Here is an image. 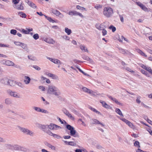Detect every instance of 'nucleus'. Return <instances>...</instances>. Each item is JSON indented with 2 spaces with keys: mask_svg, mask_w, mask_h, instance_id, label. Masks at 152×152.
<instances>
[{
  "mask_svg": "<svg viewBox=\"0 0 152 152\" xmlns=\"http://www.w3.org/2000/svg\"><path fill=\"white\" fill-rule=\"evenodd\" d=\"M22 42H14V43L17 46H20L21 45Z\"/></svg>",
  "mask_w": 152,
  "mask_h": 152,
  "instance_id": "8fccbe9b",
  "label": "nucleus"
},
{
  "mask_svg": "<svg viewBox=\"0 0 152 152\" xmlns=\"http://www.w3.org/2000/svg\"><path fill=\"white\" fill-rule=\"evenodd\" d=\"M137 52L140 53V55H142V56L147 57V56L145 54L143 53L142 50H140V49H138L137 50Z\"/></svg>",
  "mask_w": 152,
  "mask_h": 152,
  "instance_id": "c85d7f7f",
  "label": "nucleus"
},
{
  "mask_svg": "<svg viewBox=\"0 0 152 152\" xmlns=\"http://www.w3.org/2000/svg\"><path fill=\"white\" fill-rule=\"evenodd\" d=\"M71 111L76 115H78L79 114L78 112L75 109L73 108L71 109Z\"/></svg>",
  "mask_w": 152,
  "mask_h": 152,
  "instance_id": "58836bf2",
  "label": "nucleus"
},
{
  "mask_svg": "<svg viewBox=\"0 0 152 152\" xmlns=\"http://www.w3.org/2000/svg\"><path fill=\"white\" fill-rule=\"evenodd\" d=\"M20 130L23 132L24 134L27 135H28L31 136H33L34 134V133L31 131L29 130L28 129L21 127L19 126H18Z\"/></svg>",
  "mask_w": 152,
  "mask_h": 152,
  "instance_id": "20e7f679",
  "label": "nucleus"
},
{
  "mask_svg": "<svg viewBox=\"0 0 152 152\" xmlns=\"http://www.w3.org/2000/svg\"><path fill=\"white\" fill-rule=\"evenodd\" d=\"M14 7L15 9L18 10H23V7L21 4H20L15 5Z\"/></svg>",
  "mask_w": 152,
  "mask_h": 152,
  "instance_id": "412c9836",
  "label": "nucleus"
},
{
  "mask_svg": "<svg viewBox=\"0 0 152 152\" xmlns=\"http://www.w3.org/2000/svg\"><path fill=\"white\" fill-rule=\"evenodd\" d=\"M0 142H6V140L3 138L0 137Z\"/></svg>",
  "mask_w": 152,
  "mask_h": 152,
  "instance_id": "69168bd1",
  "label": "nucleus"
},
{
  "mask_svg": "<svg viewBox=\"0 0 152 152\" xmlns=\"http://www.w3.org/2000/svg\"><path fill=\"white\" fill-rule=\"evenodd\" d=\"M32 67L35 69L39 71L41 69V68L38 66L37 65H33Z\"/></svg>",
  "mask_w": 152,
  "mask_h": 152,
  "instance_id": "c03bdc74",
  "label": "nucleus"
},
{
  "mask_svg": "<svg viewBox=\"0 0 152 152\" xmlns=\"http://www.w3.org/2000/svg\"><path fill=\"white\" fill-rule=\"evenodd\" d=\"M57 118L58 119V121L61 123V124H64L63 121H64L65 123H66V122L65 121H64V120H63V121H62L60 118L58 117Z\"/></svg>",
  "mask_w": 152,
  "mask_h": 152,
  "instance_id": "bf43d9fd",
  "label": "nucleus"
},
{
  "mask_svg": "<svg viewBox=\"0 0 152 152\" xmlns=\"http://www.w3.org/2000/svg\"><path fill=\"white\" fill-rule=\"evenodd\" d=\"M146 70L148 71V72L150 74L151 72H152V70L151 69V68L150 67H148Z\"/></svg>",
  "mask_w": 152,
  "mask_h": 152,
  "instance_id": "5fc2aeb1",
  "label": "nucleus"
},
{
  "mask_svg": "<svg viewBox=\"0 0 152 152\" xmlns=\"http://www.w3.org/2000/svg\"><path fill=\"white\" fill-rule=\"evenodd\" d=\"M44 16H45V18L50 22H51L53 23L55 22V21L52 19L51 17H48L45 15H44Z\"/></svg>",
  "mask_w": 152,
  "mask_h": 152,
  "instance_id": "2f4dec72",
  "label": "nucleus"
},
{
  "mask_svg": "<svg viewBox=\"0 0 152 152\" xmlns=\"http://www.w3.org/2000/svg\"><path fill=\"white\" fill-rule=\"evenodd\" d=\"M68 14L71 16L75 15L77 16L78 15L80 17L83 18L84 17L83 16L82 14L78 12H77L75 10H71L68 13Z\"/></svg>",
  "mask_w": 152,
  "mask_h": 152,
  "instance_id": "1a4fd4ad",
  "label": "nucleus"
},
{
  "mask_svg": "<svg viewBox=\"0 0 152 152\" xmlns=\"http://www.w3.org/2000/svg\"><path fill=\"white\" fill-rule=\"evenodd\" d=\"M119 17L120 19V20L122 22H123L124 21V18L122 15H119Z\"/></svg>",
  "mask_w": 152,
  "mask_h": 152,
  "instance_id": "774afa93",
  "label": "nucleus"
},
{
  "mask_svg": "<svg viewBox=\"0 0 152 152\" xmlns=\"http://www.w3.org/2000/svg\"><path fill=\"white\" fill-rule=\"evenodd\" d=\"M45 41L50 44H54L55 43V41L51 38H46Z\"/></svg>",
  "mask_w": 152,
  "mask_h": 152,
  "instance_id": "dca6fc26",
  "label": "nucleus"
},
{
  "mask_svg": "<svg viewBox=\"0 0 152 152\" xmlns=\"http://www.w3.org/2000/svg\"><path fill=\"white\" fill-rule=\"evenodd\" d=\"M16 84L19 87L23 88L24 87V85L22 84V83L19 82H17Z\"/></svg>",
  "mask_w": 152,
  "mask_h": 152,
  "instance_id": "de8ad7c7",
  "label": "nucleus"
},
{
  "mask_svg": "<svg viewBox=\"0 0 152 152\" xmlns=\"http://www.w3.org/2000/svg\"><path fill=\"white\" fill-rule=\"evenodd\" d=\"M124 68L125 69H126V70H127V71H128L130 72H133V73L134 72V71L132 70L130 68H129V67H124Z\"/></svg>",
  "mask_w": 152,
  "mask_h": 152,
  "instance_id": "3c124183",
  "label": "nucleus"
},
{
  "mask_svg": "<svg viewBox=\"0 0 152 152\" xmlns=\"http://www.w3.org/2000/svg\"><path fill=\"white\" fill-rule=\"evenodd\" d=\"M1 82L2 83L5 85H10L11 86H14L15 84V82L13 80H8L5 78L1 80Z\"/></svg>",
  "mask_w": 152,
  "mask_h": 152,
  "instance_id": "39448f33",
  "label": "nucleus"
},
{
  "mask_svg": "<svg viewBox=\"0 0 152 152\" xmlns=\"http://www.w3.org/2000/svg\"><path fill=\"white\" fill-rule=\"evenodd\" d=\"M18 14L22 18H26V15L25 13L22 12H18Z\"/></svg>",
  "mask_w": 152,
  "mask_h": 152,
  "instance_id": "a878e982",
  "label": "nucleus"
},
{
  "mask_svg": "<svg viewBox=\"0 0 152 152\" xmlns=\"http://www.w3.org/2000/svg\"><path fill=\"white\" fill-rule=\"evenodd\" d=\"M82 89L84 92H87L90 94H92L93 92V91H92L91 90L85 87H83L82 88Z\"/></svg>",
  "mask_w": 152,
  "mask_h": 152,
  "instance_id": "6ab92c4d",
  "label": "nucleus"
},
{
  "mask_svg": "<svg viewBox=\"0 0 152 152\" xmlns=\"http://www.w3.org/2000/svg\"><path fill=\"white\" fill-rule=\"evenodd\" d=\"M80 48L84 52H88V50L87 48L84 45H80Z\"/></svg>",
  "mask_w": 152,
  "mask_h": 152,
  "instance_id": "5701e85b",
  "label": "nucleus"
},
{
  "mask_svg": "<svg viewBox=\"0 0 152 152\" xmlns=\"http://www.w3.org/2000/svg\"><path fill=\"white\" fill-rule=\"evenodd\" d=\"M20 46L25 50H28L27 45L23 43H22Z\"/></svg>",
  "mask_w": 152,
  "mask_h": 152,
  "instance_id": "c756f323",
  "label": "nucleus"
},
{
  "mask_svg": "<svg viewBox=\"0 0 152 152\" xmlns=\"http://www.w3.org/2000/svg\"><path fill=\"white\" fill-rule=\"evenodd\" d=\"M123 121L125 122L131 128H133L134 125L133 124L130 122L129 121L125 118H121L120 119Z\"/></svg>",
  "mask_w": 152,
  "mask_h": 152,
  "instance_id": "4468645a",
  "label": "nucleus"
},
{
  "mask_svg": "<svg viewBox=\"0 0 152 152\" xmlns=\"http://www.w3.org/2000/svg\"><path fill=\"white\" fill-rule=\"evenodd\" d=\"M33 38L35 40H37L39 38V35L37 34H35L33 36Z\"/></svg>",
  "mask_w": 152,
  "mask_h": 152,
  "instance_id": "37998d69",
  "label": "nucleus"
},
{
  "mask_svg": "<svg viewBox=\"0 0 152 152\" xmlns=\"http://www.w3.org/2000/svg\"><path fill=\"white\" fill-rule=\"evenodd\" d=\"M120 52L121 53L123 54H128L129 52L128 51H125V50L123 49H120Z\"/></svg>",
  "mask_w": 152,
  "mask_h": 152,
  "instance_id": "72a5a7b5",
  "label": "nucleus"
},
{
  "mask_svg": "<svg viewBox=\"0 0 152 152\" xmlns=\"http://www.w3.org/2000/svg\"><path fill=\"white\" fill-rule=\"evenodd\" d=\"M51 11L53 14H55L57 16L59 14H60V12L56 10L51 9Z\"/></svg>",
  "mask_w": 152,
  "mask_h": 152,
  "instance_id": "4be33fe9",
  "label": "nucleus"
},
{
  "mask_svg": "<svg viewBox=\"0 0 152 152\" xmlns=\"http://www.w3.org/2000/svg\"><path fill=\"white\" fill-rule=\"evenodd\" d=\"M65 32L68 35H70L72 33V31L68 28L66 27L65 28Z\"/></svg>",
  "mask_w": 152,
  "mask_h": 152,
  "instance_id": "cd10ccee",
  "label": "nucleus"
},
{
  "mask_svg": "<svg viewBox=\"0 0 152 152\" xmlns=\"http://www.w3.org/2000/svg\"><path fill=\"white\" fill-rule=\"evenodd\" d=\"M142 10L145 11H148V9L145 7L144 5H143L141 8Z\"/></svg>",
  "mask_w": 152,
  "mask_h": 152,
  "instance_id": "49530a36",
  "label": "nucleus"
},
{
  "mask_svg": "<svg viewBox=\"0 0 152 152\" xmlns=\"http://www.w3.org/2000/svg\"><path fill=\"white\" fill-rule=\"evenodd\" d=\"M13 149L15 150H19L24 151H25V149L23 147L18 145H13Z\"/></svg>",
  "mask_w": 152,
  "mask_h": 152,
  "instance_id": "ddd939ff",
  "label": "nucleus"
},
{
  "mask_svg": "<svg viewBox=\"0 0 152 152\" xmlns=\"http://www.w3.org/2000/svg\"><path fill=\"white\" fill-rule=\"evenodd\" d=\"M1 47H5L7 48H10V46L8 44H2Z\"/></svg>",
  "mask_w": 152,
  "mask_h": 152,
  "instance_id": "79ce46f5",
  "label": "nucleus"
},
{
  "mask_svg": "<svg viewBox=\"0 0 152 152\" xmlns=\"http://www.w3.org/2000/svg\"><path fill=\"white\" fill-rule=\"evenodd\" d=\"M31 79L28 76H25L24 77V81L25 84L27 85L30 82Z\"/></svg>",
  "mask_w": 152,
  "mask_h": 152,
  "instance_id": "aec40b11",
  "label": "nucleus"
},
{
  "mask_svg": "<svg viewBox=\"0 0 152 152\" xmlns=\"http://www.w3.org/2000/svg\"><path fill=\"white\" fill-rule=\"evenodd\" d=\"M63 138L65 139H69L71 138V136L69 135L64 136H63Z\"/></svg>",
  "mask_w": 152,
  "mask_h": 152,
  "instance_id": "338daca9",
  "label": "nucleus"
},
{
  "mask_svg": "<svg viewBox=\"0 0 152 152\" xmlns=\"http://www.w3.org/2000/svg\"><path fill=\"white\" fill-rule=\"evenodd\" d=\"M33 109L36 112H40L41 108L39 107L34 106L33 107Z\"/></svg>",
  "mask_w": 152,
  "mask_h": 152,
  "instance_id": "473e14b6",
  "label": "nucleus"
},
{
  "mask_svg": "<svg viewBox=\"0 0 152 152\" xmlns=\"http://www.w3.org/2000/svg\"><path fill=\"white\" fill-rule=\"evenodd\" d=\"M17 31L15 29H11L10 30V33L11 34L15 35L17 34Z\"/></svg>",
  "mask_w": 152,
  "mask_h": 152,
  "instance_id": "f704fd0d",
  "label": "nucleus"
},
{
  "mask_svg": "<svg viewBox=\"0 0 152 152\" xmlns=\"http://www.w3.org/2000/svg\"><path fill=\"white\" fill-rule=\"evenodd\" d=\"M115 112L121 116H123V114L120 110L118 108H116L115 110Z\"/></svg>",
  "mask_w": 152,
  "mask_h": 152,
  "instance_id": "393cba45",
  "label": "nucleus"
},
{
  "mask_svg": "<svg viewBox=\"0 0 152 152\" xmlns=\"http://www.w3.org/2000/svg\"><path fill=\"white\" fill-rule=\"evenodd\" d=\"M113 13V9L109 7L105 8V15L107 17H110Z\"/></svg>",
  "mask_w": 152,
  "mask_h": 152,
  "instance_id": "423d86ee",
  "label": "nucleus"
},
{
  "mask_svg": "<svg viewBox=\"0 0 152 152\" xmlns=\"http://www.w3.org/2000/svg\"><path fill=\"white\" fill-rule=\"evenodd\" d=\"M140 96H138V97H137V98L136 99V102L138 104H140L141 102V101L140 99Z\"/></svg>",
  "mask_w": 152,
  "mask_h": 152,
  "instance_id": "4d7b16f0",
  "label": "nucleus"
},
{
  "mask_svg": "<svg viewBox=\"0 0 152 152\" xmlns=\"http://www.w3.org/2000/svg\"><path fill=\"white\" fill-rule=\"evenodd\" d=\"M76 145V144L74 142L70 141L69 142V145L72 146H75Z\"/></svg>",
  "mask_w": 152,
  "mask_h": 152,
  "instance_id": "a19ab883",
  "label": "nucleus"
},
{
  "mask_svg": "<svg viewBox=\"0 0 152 152\" xmlns=\"http://www.w3.org/2000/svg\"><path fill=\"white\" fill-rule=\"evenodd\" d=\"M2 63L8 66H13L15 67L16 65L12 61L9 60H4L2 61Z\"/></svg>",
  "mask_w": 152,
  "mask_h": 152,
  "instance_id": "9d476101",
  "label": "nucleus"
},
{
  "mask_svg": "<svg viewBox=\"0 0 152 152\" xmlns=\"http://www.w3.org/2000/svg\"><path fill=\"white\" fill-rule=\"evenodd\" d=\"M66 128L70 131V135L74 137H79V135L76 133V131L75 130L74 128L69 124H68L66 126Z\"/></svg>",
  "mask_w": 152,
  "mask_h": 152,
  "instance_id": "7ed1b4c3",
  "label": "nucleus"
},
{
  "mask_svg": "<svg viewBox=\"0 0 152 152\" xmlns=\"http://www.w3.org/2000/svg\"><path fill=\"white\" fill-rule=\"evenodd\" d=\"M40 112H41L42 113H43L46 114H48L49 113V112L47 110L44 109H40Z\"/></svg>",
  "mask_w": 152,
  "mask_h": 152,
  "instance_id": "c9c22d12",
  "label": "nucleus"
},
{
  "mask_svg": "<svg viewBox=\"0 0 152 152\" xmlns=\"http://www.w3.org/2000/svg\"><path fill=\"white\" fill-rule=\"evenodd\" d=\"M46 145L49 148H51L52 149L54 150H56V147L53 145H52L51 144L48 143Z\"/></svg>",
  "mask_w": 152,
  "mask_h": 152,
  "instance_id": "7c9ffc66",
  "label": "nucleus"
},
{
  "mask_svg": "<svg viewBox=\"0 0 152 152\" xmlns=\"http://www.w3.org/2000/svg\"><path fill=\"white\" fill-rule=\"evenodd\" d=\"M29 5L30 7L34 8H35L37 7V6H36L35 4L33 3H32V2H31V3H30L29 4Z\"/></svg>",
  "mask_w": 152,
  "mask_h": 152,
  "instance_id": "ea45409f",
  "label": "nucleus"
},
{
  "mask_svg": "<svg viewBox=\"0 0 152 152\" xmlns=\"http://www.w3.org/2000/svg\"><path fill=\"white\" fill-rule=\"evenodd\" d=\"M6 147L7 148L10 149H13V145L10 144H8L6 145Z\"/></svg>",
  "mask_w": 152,
  "mask_h": 152,
  "instance_id": "e433bc0d",
  "label": "nucleus"
},
{
  "mask_svg": "<svg viewBox=\"0 0 152 152\" xmlns=\"http://www.w3.org/2000/svg\"><path fill=\"white\" fill-rule=\"evenodd\" d=\"M62 111L69 118L72 120H75V118L72 115V114L69 113V111L66 108H63L62 110Z\"/></svg>",
  "mask_w": 152,
  "mask_h": 152,
  "instance_id": "6e6552de",
  "label": "nucleus"
},
{
  "mask_svg": "<svg viewBox=\"0 0 152 152\" xmlns=\"http://www.w3.org/2000/svg\"><path fill=\"white\" fill-rule=\"evenodd\" d=\"M102 5L101 4H98L95 6L94 7L97 10H98L99 8H101Z\"/></svg>",
  "mask_w": 152,
  "mask_h": 152,
  "instance_id": "603ef678",
  "label": "nucleus"
},
{
  "mask_svg": "<svg viewBox=\"0 0 152 152\" xmlns=\"http://www.w3.org/2000/svg\"><path fill=\"white\" fill-rule=\"evenodd\" d=\"M21 32L25 34H28V30H26L25 29H22Z\"/></svg>",
  "mask_w": 152,
  "mask_h": 152,
  "instance_id": "09e8293b",
  "label": "nucleus"
},
{
  "mask_svg": "<svg viewBox=\"0 0 152 152\" xmlns=\"http://www.w3.org/2000/svg\"><path fill=\"white\" fill-rule=\"evenodd\" d=\"M76 8L78 10H79L82 11H86L87 10L86 9L83 7H81L80 6L77 5L76 6Z\"/></svg>",
  "mask_w": 152,
  "mask_h": 152,
  "instance_id": "bb28decb",
  "label": "nucleus"
},
{
  "mask_svg": "<svg viewBox=\"0 0 152 152\" xmlns=\"http://www.w3.org/2000/svg\"><path fill=\"white\" fill-rule=\"evenodd\" d=\"M47 93L50 94L54 95L58 97L61 95L60 90L53 85H49L48 87Z\"/></svg>",
  "mask_w": 152,
  "mask_h": 152,
  "instance_id": "f03ea898",
  "label": "nucleus"
},
{
  "mask_svg": "<svg viewBox=\"0 0 152 152\" xmlns=\"http://www.w3.org/2000/svg\"><path fill=\"white\" fill-rule=\"evenodd\" d=\"M109 28L110 29H112V31L113 32H114L116 30L115 27L114 26H113L112 25H111L109 27Z\"/></svg>",
  "mask_w": 152,
  "mask_h": 152,
  "instance_id": "4c0bfd02",
  "label": "nucleus"
},
{
  "mask_svg": "<svg viewBox=\"0 0 152 152\" xmlns=\"http://www.w3.org/2000/svg\"><path fill=\"white\" fill-rule=\"evenodd\" d=\"M45 74L47 76H48L50 77H52V75H53L52 74H51V73H49L48 72H46L45 73Z\"/></svg>",
  "mask_w": 152,
  "mask_h": 152,
  "instance_id": "0e129e2a",
  "label": "nucleus"
},
{
  "mask_svg": "<svg viewBox=\"0 0 152 152\" xmlns=\"http://www.w3.org/2000/svg\"><path fill=\"white\" fill-rule=\"evenodd\" d=\"M134 145L135 146H137L138 148H140V146L139 145V142L138 141H135L134 143Z\"/></svg>",
  "mask_w": 152,
  "mask_h": 152,
  "instance_id": "a18cd8bd",
  "label": "nucleus"
},
{
  "mask_svg": "<svg viewBox=\"0 0 152 152\" xmlns=\"http://www.w3.org/2000/svg\"><path fill=\"white\" fill-rule=\"evenodd\" d=\"M46 58L51 62L54 63L55 64H61V61L58 59L53 58H50L48 57H46Z\"/></svg>",
  "mask_w": 152,
  "mask_h": 152,
  "instance_id": "f8f14e48",
  "label": "nucleus"
},
{
  "mask_svg": "<svg viewBox=\"0 0 152 152\" xmlns=\"http://www.w3.org/2000/svg\"><path fill=\"white\" fill-rule=\"evenodd\" d=\"M12 100L10 98H7L5 99V103L8 105H10L12 104Z\"/></svg>",
  "mask_w": 152,
  "mask_h": 152,
  "instance_id": "a211bd4d",
  "label": "nucleus"
},
{
  "mask_svg": "<svg viewBox=\"0 0 152 152\" xmlns=\"http://www.w3.org/2000/svg\"><path fill=\"white\" fill-rule=\"evenodd\" d=\"M91 122L93 124H100L102 125V126H104V125L101 123L99 121L96 119H93L91 120Z\"/></svg>",
  "mask_w": 152,
  "mask_h": 152,
  "instance_id": "f3484780",
  "label": "nucleus"
},
{
  "mask_svg": "<svg viewBox=\"0 0 152 152\" xmlns=\"http://www.w3.org/2000/svg\"><path fill=\"white\" fill-rule=\"evenodd\" d=\"M105 108L107 109H112V107L111 106L108 105L106 103H105Z\"/></svg>",
  "mask_w": 152,
  "mask_h": 152,
  "instance_id": "864d4df0",
  "label": "nucleus"
},
{
  "mask_svg": "<svg viewBox=\"0 0 152 152\" xmlns=\"http://www.w3.org/2000/svg\"><path fill=\"white\" fill-rule=\"evenodd\" d=\"M62 37L64 39L66 40H69L70 39L69 37L66 36H63Z\"/></svg>",
  "mask_w": 152,
  "mask_h": 152,
  "instance_id": "13d9d810",
  "label": "nucleus"
},
{
  "mask_svg": "<svg viewBox=\"0 0 152 152\" xmlns=\"http://www.w3.org/2000/svg\"><path fill=\"white\" fill-rule=\"evenodd\" d=\"M28 57L29 59L32 61H35L37 60L36 57L33 56L28 55Z\"/></svg>",
  "mask_w": 152,
  "mask_h": 152,
  "instance_id": "b1692460",
  "label": "nucleus"
},
{
  "mask_svg": "<svg viewBox=\"0 0 152 152\" xmlns=\"http://www.w3.org/2000/svg\"><path fill=\"white\" fill-rule=\"evenodd\" d=\"M136 4L139 6H140L141 8L142 6L143 5L141 2H137Z\"/></svg>",
  "mask_w": 152,
  "mask_h": 152,
  "instance_id": "680f3d73",
  "label": "nucleus"
},
{
  "mask_svg": "<svg viewBox=\"0 0 152 152\" xmlns=\"http://www.w3.org/2000/svg\"><path fill=\"white\" fill-rule=\"evenodd\" d=\"M39 128L46 132L48 134L49 132L51 131L49 130V129L51 130H56L58 129H61V127L56 124H50L49 125H44L42 124H39Z\"/></svg>",
  "mask_w": 152,
  "mask_h": 152,
  "instance_id": "f257e3e1",
  "label": "nucleus"
},
{
  "mask_svg": "<svg viewBox=\"0 0 152 152\" xmlns=\"http://www.w3.org/2000/svg\"><path fill=\"white\" fill-rule=\"evenodd\" d=\"M7 92L11 96L18 98L20 97V95L16 92L13 91L11 90H8Z\"/></svg>",
  "mask_w": 152,
  "mask_h": 152,
  "instance_id": "0eeeda50",
  "label": "nucleus"
},
{
  "mask_svg": "<svg viewBox=\"0 0 152 152\" xmlns=\"http://www.w3.org/2000/svg\"><path fill=\"white\" fill-rule=\"evenodd\" d=\"M96 28L100 30H102V34L103 35H104V24H96Z\"/></svg>",
  "mask_w": 152,
  "mask_h": 152,
  "instance_id": "9b49d317",
  "label": "nucleus"
},
{
  "mask_svg": "<svg viewBox=\"0 0 152 152\" xmlns=\"http://www.w3.org/2000/svg\"><path fill=\"white\" fill-rule=\"evenodd\" d=\"M48 135L53 136L54 138H56L58 139H60L61 138V137L59 135L54 134L52 133L51 132H49L48 133Z\"/></svg>",
  "mask_w": 152,
  "mask_h": 152,
  "instance_id": "2eb2a0df",
  "label": "nucleus"
},
{
  "mask_svg": "<svg viewBox=\"0 0 152 152\" xmlns=\"http://www.w3.org/2000/svg\"><path fill=\"white\" fill-rule=\"evenodd\" d=\"M57 16L58 17L62 19L64 17V15L63 14L60 12V14H59Z\"/></svg>",
  "mask_w": 152,
  "mask_h": 152,
  "instance_id": "6e6d98bb",
  "label": "nucleus"
},
{
  "mask_svg": "<svg viewBox=\"0 0 152 152\" xmlns=\"http://www.w3.org/2000/svg\"><path fill=\"white\" fill-rule=\"evenodd\" d=\"M114 102L117 104L119 105H122V104L120 102H119L118 100L116 99L115 101Z\"/></svg>",
  "mask_w": 152,
  "mask_h": 152,
  "instance_id": "052dcab7",
  "label": "nucleus"
},
{
  "mask_svg": "<svg viewBox=\"0 0 152 152\" xmlns=\"http://www.w3.org/2000/svg\"><path fill=\"white\" fill-rule=\"evenodd\" d=\"M39 88L40 89H41L43 91H45V88L44 86H39Z\"/></svg>",
  "mask_w": 152,
  "mask_h": 152,
  "instance_id": "e2e57ef3",
  "label": "nucleus"
}]
</instances>
